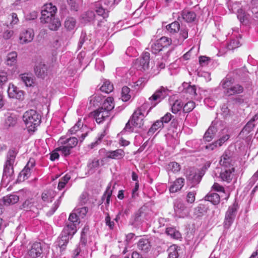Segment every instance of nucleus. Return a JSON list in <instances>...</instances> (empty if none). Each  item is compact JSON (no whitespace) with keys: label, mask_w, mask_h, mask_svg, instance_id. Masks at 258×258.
<instances>
[{"label":"nucleus","mask_w":258,"mask_h":258,"mask_svg":"<svg viewBox=\"0 0 258 258\" xmlns=\"http://www.w3.org/2000/svg\"><path fill=\"white\" fill-rule=\"evenodd\" d=\"M112 196V190L110 189V186H108L105 192L103 194L102 197V200L104 201L105 199L106 200L105 205L106 206H108L109 204L110 198Z\"/></svg>","instance_id":"48"},{"label":"nucleus","mask_w":258,"mask_h":258,"mask_svg":"<svg viewBox=\"0 0 258 258\" xmlns=\"http://www.w3.org/2000/svg\"><path fill=\"white\" fill-rule=\"evenodd\" d=\"M147 209L146 207H141L137 211L132 217V224H139L143 221L144 219L148 220L146 211Z\"/></svg>","instance_id":"17"},{"label":"nucleus","mask_w":258,"mask_h":258,"mask_svg":"<svg viewBox=\"0 0 258 258\" xmlns=\"http://www.w3.org/2000/svg\"><path fill=\"white\" fill-rule=\"evenodd\" d=\"M163 49V48L158 41V40L153 43L151 46V51L153 54H156L160 51H162Z\"/></svg>","instance_id":"51"},{"label":"nucleus","mask_w":258,"mask_h":258,"mask_svg":"<svg viewBox=\"0 0 258 258\" xmlns=\"http://www.w3.org/2000/svg\"><path fill=\"white\" fill-rule=\"evenodd\" d=\"M130 89L124 86L122 88L121 91V99L124 102H126L130 100L131 95L130 94Z\"/></svg>","instance_id":"47"},{"label":"nucleus","mask_w":258,"mask_h":258,"mask_svg":"<svg viewBox=\"0 0 258 258\" xmlns=\"http://www.w3.org/2000/svg\"><path fill=\"white\" fill-rule=\"evenodd\" d=\"M234 161L233 152L230 150H226L222 155L219 164L224 168H234L233 167Z\"/></svg>","instance_id":"8"},{"label":"nucleus","mask_w":258,"mask_h":258,"mask_svg":"<svg viewBox=\"0 0 258 258\" xmlns=\"http://www.w3.org/2000/svg\"><path fill=\"white\" fill-rule=\"evenodd\" d=\"M238 209V204L236 201L232 205L229 206L225 213L224 222V227L225 228H229L233 223Z\"/></svg>","instance_id":"5"},{"label":"nucleus","mask_w":258,"mask_h":258,"mask_svg":"<svg viewBox=\"0 0 258 258\" xmlns=\"http://www.w3.org/2000/svg\"><path fill=\"white\" fill-rule=\"evenodd\" d=\"M19 198L16 195H10L3 198V201L5 205L14 204L19 201Z\"/></svg>","instance_id":"31"},{"label":"nucleus","mask_w":258,"mask_h":258,"mask_svg":"<svg viewBox=\"0 0 258 258\" xmlns=\"http://www.w3.org/2000/svg\"><path fill=\"white\" fill-rule=\"evenodd\" d=\"M19 78L27 87H30L34 83L32 74H22L19 76Z\"/></svg>","instance_id":"27"},{"label":"nucleus","mask_w":258,"mask_h":258,"mask_svg":"<svg viewBox=\"0 0 258 258\" xmlns=\"http://www.w3.org/2000/svg\"><path fill=\"white\" fill-rule=\"evenodd\" d=\"M196 193L195 191H190L188 192L186 196V201L187 203L192 204L195 201V196Z\"/></svg>","instance_id":"63"},{"label":"nucleus","mask_w":258,"mask_h":258,"mask_svg":"<svg viewBox=\"0 0 258 258\" xmlns=\"http://www.w3.org/2000/svg\"><path fill=\"white\" fill-rule=\"evenodd\" d=\"M17 123V117L16 115L10 114L9 115L5 121V125L7 126L10 127L14 126Z\"/></svg>","instance_id":"42"},{"label":"nucleus","mask_w":258,"mask_h":258,"mask_svg":"<svg viewBox=\"0 0 258 258\" xmlns=\"http://www.w3.org/2000/svg\"><path fill=\"white\" fill-rule=\"evenodd\" d=\"M195 107V103L194 101H188L184 106L182 108L184 112H189L191 111Z\"/></svg>","instance_id":"55"},{"label":"nucleus","mask_w":258,"mask_h":258,"mask_svg":"<svg viewBox=\"0 0 258 258\" xmlns=\"http://www.w3.org/2000/svg\"><path fill=\"white\" fill-rule=\"evenodd\" d=\"M80 218L75 212L74 211L70 214L68 221L67 222L64 228L69 229L72 233H75L77 232V226L78 225L80 221H79Z\"/></svg>","instance_id":"12"},{"label":"nucleus","mask_w":258,"mask_h":258,"mask_svg":"<svg viewBox=\"0 0 258 258\" xmlns=\"http://www.w3.org/2000/svg\"><path fill=\"white\" fill-rule=\"evenodd\" d=\"M240 45V42L238 39H232L228 44L227 47L229 50H233Z\"/></svg>","instance_id":"57"},{"label":"nucleus","mask_w":258,"mask_h":258,"mask_svg":"<svg viewBox=\"0 0 258 258\" xmlns=\"http://www.w3.org/2000/svg\"><path fill=\"white\" fill-rule=\"evenodd\" d=\"M16 153L14 150H10L8 153L7 160L4 165L3 175V179L5 180L9 177L12 175L13 170V164L15 162Z\"/></svg>","instance_id":"4"},{"label":"nucleus","mask_w":258,"mask_h":258,"mask_svg":"<svg viewBox=\"0 0 258 258\" xmlns=\"http://www.w3.org/2000/svg\"><path fill=\"white\" fill-rule=\"evenodd\" d=\"M70 178V176L68 174L65 175L63 177H62L58 182L57 186L58 189L60 190L63 189L65 187L66 184L68 182Z\"/></svg>","instance_id":"50"},{"label":"nucleus","mask_w":258,"mask_h":258,"mask_svg":"<svg viewBox=\"0 0 258 258\" xmlns=\"http://www.w3.org/2000/svg\"><path fill=\"white\" fill-rule=\"evenodd\" d=\"M180 169V167L179 164L176 162L169 163L167 167V170L169 173H176L179 171Z\"/></svg>","instance_id":"39"},{"label":"nucleus","mask_w":258,"mask_h":258,"mask_svg":"<svg viewBox=\"0 0 258 258\" xmlns=\"http://www.w3.org/2000/svg\"><path fill=\"white\" fill-rule=\"evenodd\" d=\"M258 120V114H255L245 124L241 133L243 134H248L252 131L255 126L254 122Z\"/></svg>","instance_id":"24"},{"label":"nucleus","mask_w":258,"mask_h":258,"mask_svg":"<svg viewBox=\"0 0 258 258\" xmlns=\"http://www.w3.org/2000/svg\"><path fill=\"white\" fill-rule=\"evenodd\" d=\"M183 103L179 100H176L174 101L171 106V111L173 113H176L182 108Z\"/></svg>","instance_id":"44"},{"label":"nucleus","mask_w":258,"mask_h":258,"mask_svg":"<svg viewBox=\"0 0 258 258\" xmlns=\"http://www.w3.org/2000/svg\"><path fill=\"white\" fill-rule=\"evenodd\" d=\"M109 115L110 112L101 108H98L93 113V116L98 123H102L109 117Z\"/></svg>","instance_id":"18"},{"label":"nucleus","mask_w":258,"mask_h":258,"mask_svg":"<svg viewBox=\"0 0 258 258\" xmlns=\"http://www.w3.org/2000/svg\"><path fill=\"white\" fill-rule=\"evenodd\" d=\"M41 119V115L34 109L26 111L23 115V120L29 132L35 131L40 124Z\"/></svg>","instance_id":"2"},{"label":"nucleus","mask_w":258,"mask_h":258,"mask_svg":"<svg viewBox=\"0 0 258 258\" xmlns=\"http://www.w3.org/2000/svg\"><path fill=\"white\" fill-rule=\"evenodd\" d=\"M34 202L32 199L26 200L23 204V208L25 210H31L33 206Z\"/></svg>","instance_id":"58"},{"label":"nucleus","mask_w":258,"mask_h":258,"mask_svg":"<svg viewBox=\"0 0 258 258\" xmlns=\"http://www.w3.org/2000/svg\"><path fill=\"white\" fill-rule=\"evenodd\" d=\"M34 33L32 29L23 30L19 35V41L21 44H27L31 42L34 38Z\"/></svg>","instance_id":"15"},{"label":"nucleus","mask_w":258,"mask_h":258,"mask_svg":"<svg viewBox=\"0 0 258 258\" xmlns=\"http://www.w3.org/2000/svg\"><path fill=\"white\" fill-rule=\"evenodd\" d=\"M76 24V21L75 19L73 17H68L67 18L64 22L65 28L68 30H73Z\"/></svg>","instance_id":"38"},{"label":"nucleus","mask_w":258,"mask_h":258,"mask_svg":"<svg viewBox=\"0 0 258 258\" xmlns=\"http://www.w3.org/2000/svg\"><path fill=\"white\" fill-rule=\"evenodd\" d=\"M64 192H63L62 195L59 197V199H58L56 202H55L53 207L51 208V210L47 213V216H51L52 214H53V213L55 212V211L58 208V207L61 203V199L63 196Z\"/></svg>","instance_id":"52"},{"label":"nucleus","mask_w":258,"mask_h":258,"mask_svg":"<svg viewBox=\"0 0 258 258\" xmlns=\"http://www.w3.org/2000/svg\"><path fill=\"white\" fill-rule=\"evenodd\" d=\"M183 85L185 87L184 91L185 93L189 94L191 97L197 95L196 88L195 86L189 85L187 83H184Z\"/></svg>","instance_id":"43"},{"label":"nucleus","mask_w":258,"mask_h":258,"mask_svg":"<svg viewBox=\"0 0 258 258\" xmlns=\"http://www.w3.org/2000/svg\"><path fill=\"white\" fill-rule=\"evenodd\" d=\"M87 126L84 125L83 123L79 120L75 125L69 130V132L71 135H73L74 133H81V136L82 139L80 140V142H82L88 136V132L87 131Z\"/></svg>","instance_id":"11"},{"label":"nucleus","mask_w":258,"mask_h":258,"mask_svg":"<svg viewBox=\"0 0 258 258\" xmlns=\"http://www.w3.org/2000/svg\"><path fill=\"white\" fill-rule=\"evenodd\" d=\"M17 53L15 51L8 53L7 56V64L10 66L14 65L17 62Z\"/></svg>","instance_id":"34"},{"label":"nucleus","mask_w":258,"mask_h":258,"mask_svg":"<svg viewBox=\"0 0 258 258\" xmlns=\"http://www.w3.org/2000/svg\"><path fill=\"white\" fill-rule=\"evenodd\" d=\"M150 61V53L144 52L142 56L136 59L134 62V67L138 70L145 71L148 69Z\"/></svg>","instance_id":"10"},{"label":"nucleus","mask_w":258,"mask_h":258,"mask_svg":"<svg viewBox=\"0 0 258 258\" xmlns=\"http://www.w3.org/2000/svg\"><path fill=\"white\" fill-rule=\"evenodd\" d=\"M168 258H178V253L177 250L176 245L171 246L168 250Z\"/></svg>","instance_id":"53"},{"label":"nucleus","mask_w":258,"mask_h":258,"mask_svg":"<svg viewBox=\"0 0 258 258\" xmlns=\"http://www.w3.org/2000/svg\"><path fill=\"white\" fill-rule=\"evenodd\" d=\"M8 81V75L5 72H0V86H2Z\"/></svg>","instance_id":"61"},{"label":"nucleus","mask_w":258,"mask_h":258,"mask_svg":"<svg viewBox=\"0 0 258 258\" xmlns=\"http://www.w3.org/2000/svg\"><path fill=\"white\" fill-rule=\"evenodd\" d=\"M184 184V179L183 178H177L170 186L169 190L170 192L174 193L180 190Z\"/></svg>","instance_id":"25"},{"label":"nucleus","mask_w":258,"mask_h":258,"mask_svg":"<svg viewBox=\"0 0 258 258\" xmlns=\"http://www.w3.org/2000/svg\"><path fill=\"white\" fill-rule=\"evenodd\" d=\"M59 146L56 149V151H59L64 157H67L71 154L72 149L64 144H59Z\"/></svg>","instance_id":"37"},{"label":"nucleus","mask_w":258,"mask_h":258,"mask_svg":"<svg viewBox=\"0 0 258 258\" xmlns=\"http://www.w3.org/2000/svg\"><path fill=\"white\" fill-rule=\"evenodd\" d=\"M109 12V10L101 5H99V7L96 10L97 15L102 17L104 19L108 17Z\"/></svg>","instance_id":"46"},{"label":"nucleus","mask_w":258,"mask_h":258,"mask_svg":"<svg viewBox=\"0 0 258 258\" xmlns=\"http://www.w3.org/2000/svg\"><path fill=\"white\" fill-rule=\"evenodd\" d=\"M169 92L170 90L167 88L162 86L157 90L149 99L151 101L154 102V103L152 102L153 106H155L157 103L169 95Z\"/></svg>","instance_id":"9"},{"label":"nucleus","mask_w":258,"mask_h":258,"mask_svg":"<svg viewBox=\"0 0 258 258\" xmlns=\"http://www.w3.org/2000/svg\"><path fill=\"white\" fill-rule=\"evenodd\" d=\"M232 83L231 80H229L228 78H226L222 81V86L223 88L226 89V91H227V90L229 89V88L231 87V86Z\"/></svg>","instance_id":"62"},{"label":"nucleus","mask_w":258,"mask_h":258,"mask_svg":"<svg viewBox=\"0 0 258 258\" xmlns=\"http://www.w3.org/2000/svg\"><path fill=\"white\" fill-rule=\"evenodd\" d=\"M95 18V15L93 11H88L86 14L84 19L85 21L90 22L93 21Z\"/></svg>","instance_id":"59"},{"label":"nucleus","mask_w":258,"mask_h":258,"mask_svg":"<svg viewBox=\"0 0 258 258\" xmlns=\"http://www.w3.org/2000/svg\"><path fill=\"white\" fill-rule=\"evenodd\" d=\"M158 41L161 44L163 49L165 47H167L172 43L171 39L165 36L160 38L158 40Z\"/></svg>","instance_id":"49"},{"label":"nucleus","mask_w":258,"mask_h":258,"mask_svg":"<svg viewBox=\"0 0 258 258\" xmlns=\"http://www.w3.org/2000/svg\"><path fill=\"white\" fill-rule=\"evenodd\" d=\"M78 143V139L76 137H71L67 139L61 137L58 141L59 144H64L72 150L77 145Z\"/></svg>","instance_id":"22"},{"label":"nucleus","mask_w":258,"mask_h":258,"mask_svg":"<svg viewBox=\"0 0 258 258\" xmlns=\"http://www.w3.org/2000/svg\"><path fill=\"white\" fill-rule=\"evenodd\" d=\"M117 5L114 0H100L99 5L102 6L108 10L112 9L114 6Z\"/></svg>","instance_id":"40"},{"label":"nucleus","mask_w":258,"mask_h":258,"mask_svg":"<svg viewBox=\"0 0 258 258\" xmlns=\"http://www.w3.org/2000/svg\"><path fill=\"white\" fill-rule=\"evenodd\" d=\"M172 115L170 113H167L164 116H163L161 119L160 120L163 122V124L165 123H167L169 122L171 118H172Z\"/></svg>","instance_id":"64"},{"label":"nucleus","mask_w":258,"mask_h":258,"mask_svg":"<svg viewBox=\"0 0 258 258\" xmlns=\"http://www.w3.org/2000/svg\"><path fill=\"white\" fill-rule=\"evenodd\" d=\"M167 32L170 34H175L179 31V36L177 38V44H181L183 41L188 37V30L186 28L182 27L180 28V25L177 21L167 25L166 26Z\"/></svg>","instance_id":"3"},{"label":"nucleus","mask_w":258,"mask_h":258,"mask_svg":"<svg viewBox=\"0 0 258 258\" xmlns=\"http://www.w3.org/2000/svg\"><path fill=\"white\" fill-rule=\"evenodd\" d=\"M166 233L174 239H179L181 237L180 232L174 227H168L166 230Z\"/></svg>","instance_id":"35"},{"label":"nucleus","mask_w":258,"mask_h":258,"mask_svg":"<svg viewBox=\"0 0 258 258\" xmlns=\"http://www.w3.org/2000/svg\"><path fill=\"white\" fill-rule=\"evenodd\" d=\"M181 16V18L188 23L193 22L196 18V15L195 12L188 10L183 11Z\"/></svg>","instance_id":"26"},{"label":"nucleus","mask_w":258,"mask_h":258,"mask_svg":"<svg viewBox=\"0 0 258 258\" xmlns=\"http://www.w3.org/2000/svg\"><path fill=\"white\" fill-rule=\"evenodd\" d=\"M52 191L51 190H45L42 194L41 196L42 199L44 202H51L52 200V194L51 192Z\"/></svg>","instance_id":"56"},{"label":"nucleus","mask_w":258,"mask_h":258,"mask_svg":"<svg viewBox=\"0 0 258 258\" xmlns=\"http://www.w3.org/2000/svg\"><path fill=\"white\" fill-rule=\"evenodd\" d=\"M147 106V104H144L134 112L131 119L133 122V125L135 127L140 128L143 125L144 112Z\"/></svg>","instance_id":"6"},{"label":"nucleus","mask_w":258,"mask_h":258,"mask_svg":"<svg viewBox=\"0 0 258 258\" xmlns=\"http://www.w3.org/2000/svg\"><path fill=\"white\" fill-rule=\"evenodd\" d=\"M225 168L221 170L219 177L222 181L229 183L233 178L235 169L234 168Z\"/></svg>","instance_id":"19"},{"label":"nucleus","mask_w":258,"mask_h":258,"mask_svg":"<svg viewBox=\"0 0 258 258\" xmlns=\"http://www.w3.org/2000/svg\"><path fill=\"white\" fill-rule=\"evenodd\" d=\"M187 180L191 182L193 185L199 183L202 178V176L195 172H191L187 176Z\"/></svg>","instance_id":"33"},{"label":"nucleus","mask_w":258,"mask_h":258,"mask_svg":"<svg viewBox=\"0 0 258 258\" xmlns=\"http://www.w3.org/2000/svg\"><path fill=\"white\" fill-rule=\"evenodd\" d=\"M99 165V160L96 158L90 160L88 164V167L90 170L98 168Z\"/></svg>","instance_id":"54"},{"label":"nucleus","mask_w":258,"mask_h":258,"mask_svg":"<svg viewBox=\"0 0 258 258\" xmlns=\"http://www.w3.org/2000/svg\"><path fill=\"white\" fill-rule=\"evenodd\" d=\"M74 211L78 215L80 218H83L85 217L86 214L88 211V209L86 207H77L76 208Z\"/></svg>","instance_id":"45"},{"label":"nucleus","mask_w":258,"mask_h":258,"mask_svg":"<svg viewBox=\"0 0 258 258\" xmlns=\"http://www.w3.org/2000/svg\"><path fill=\"white\" fill-rule=\"evenodd\" d=\"M8 94L10 98L23 100L24 99V92L20 90L12 84H9L8 90Z\"/></svg>","instance_id":"13"},{"label":"nucleus","mask_w":258,"mask_h":258,"mask_svg":"<svg viewBox=\"0 0 258 258\" xmlns=\"http://www.w3.org/2000/svg\"><path fill=\"white\" fill-rule=\"evenodd\" d=\"M72 232L64 227L60 236L57 238L56 243L57 245L59 247L61 251L66 249L69 239L75 234V233H72Z\"/></svg>","instance_id":"7"},{"label":"nucleus","mask_w":258,"mask_h":258,"mask_svg":"<svg viewBox=\"0 0 258 258\" xmlns=\"http://www.w3.org/2000/svg\"><path fill=\"white\" fill-rule=\"evenodd\" d=\"M57 12L56 7L52 3L46 4L41 10V22L47 24L50 30H57L61 25L58 18L55 17Z\"/></svg>","instance_id":"1"},{"label":"nucleus","mask_w":258,"mask_h":258,"mask_svg":"<svg viewBox=\"0 0 258 258\" xmlns=\"http://www.w3.org/2000/svg\"><path fill=\"white\" fill-rule=\"evenodd\" d=\"M113 89V85L110 83V81L108 80H105L103 84L100 87V90L106 93H109Z\"/></svg>","instance_id":"41"},{"label":"nucleus","mask_w":258,"mask_h":258,"mask_svg":"<svg viewBox=\"0 0 258 258\" xmlns=\"http://www.w3.org/2000/svg\"><path fill=\"white\" fill-rule=\"evenodd\" d=\"M217 131L218 128L216 123L213 122L205 133L204 136V140L206 142H210L214 138Z\"/></svg>","instance_id":"21"},{"label":"nucleus","mask_w":258,"mask_h":258,"mask_svg":"<svg viewBox=\"0 0 258 258\" xmlns=\"http://www.w3.org/2000/svg\"><path fill=\"white\" fill-rule=\"evenodd\" d=\"M163 127V122L160 120H156L151 126L148 132V135H153L158 129Z\"/></svg>","instance_id":"36"},{"label":"nucleus","mask_w":258,"mask_h":258,"mask_svg":"<svg viewBox=\"0 0 258 258\" xmlns=\"http://www.w3.org/2000/svg\"><path fill=\"white\" fill-rule=\"evenodd\" d=\"M43 252V243L38 242L33 243L28 251V254L32 258L40 256Z\"/></svg>","instance_id":"14"},{"label":"nucleus","mask_w":258,"mask_h":258,"mask_svg":"<svg viewBox=\"0 0 258 258\" xmlns=\"http://www.w3.org/2000/svg\"><path fill=\"white\" fill-rule=\"evenodd\" d=\"M206 200L210 202L214 205H217L220 203V196L215 192H209L205 197Z\"/></svg>","instance_id":"29"},{"label":"nucleus","mask_w":258,"mask_h":258,"mask_svg":"<svg viewBox=\"0 0 258 258\" xmlns=\"http://www.w3.org/2000/svg\"><path fill=\"white\" fill-rule=\"evenodd\" d=\"M31 173V170L25 167L23 170L20 173V178L23 176V180L27 179Z\"/></svg>","instance_id":"60"},{"label":"nucleus","mask_w":258,"mask_h":258,"mask_svg":"<svg viewBox=\"0 0 258 258\" xmlns=\"http://www.w3.org/2000/svg\"><path fill=\"white\" fill-rule=\"evenodd\" d=\"M48 71L47 66L41 62L36 64L34 68V71L36 75L38 77L41 78H44L47 75Z\"/></svg>","instance_id":"20"},{"label":"nucleus","mask_w":258,"mask_h":258,"mask_svg":"<svg viewBox=\"0 0 258 258\" xmlns=\"http://www.w3.org/2000/svg\"><path fill=\"white\" fill-rule=\"evenodd\" d=\"M113 101L114 99L112 97H107L103 102L102 107L100 108L103 109L104 110H107L109 112V111L111 110L114 107Z\"/></svg>","instance_id":"30"},{"label":"nucleus","mask_w":258,"mask_h":258,"mask_svg":"<svg viewBox=\"0 0 258 258\" xmlns=\"http://www.w3.org/2000/svg\"><path fill=\"white\" fill-rule=\"evenodd\" d=\"M174 210L176 216L179 218H183L186 215V207L180 199H176L174 202Z\"/></svg>","instance_id":"16"},{"label":"nucleus","mask_w":258,"mask_h":258,"mask_svg":"<svg viewBox=\"0 0 258 258\" xmlns=\"http://www.w3.org/2000/svg\"><path fill=\"white\" fill-rule=\"evenodd\" d=\"M242 91L243 87L238 84H236L231 86L229 89H228L227 91H226V93L228 96H230L236 94L241 93Z\"/></svg>","instance_id":"32"},{"label":"nucleus","mask_w":258,"mask_h":258,"mask_svg":"<svg viewBox=\"0 0 258 258\" xmlns=\"http://www.w3.org/2000/svg\"><path fill=\"white\" fill-rule=\"evenodd\" d=\"M138 248L144 252H148L151 248V242L147 238H141L138 242Z\"/></svg>","instance_id":"23"},{"label":"nucleus","mask_w":258,"mask_h":258,"mask_svg":"<svg viewBox=\"0 0 258 258\" xmlns=\"http://www.w3.org/2000/svg\"><path fill=\"white\" fill-rule=\"evenodd\" d=\"M124 156V152L122 149H117L115 151H109L106 153V157L108 158L119 159Z\"/></svg>","instance_id":"28"}]
</instances>
